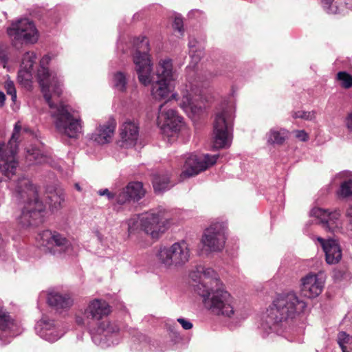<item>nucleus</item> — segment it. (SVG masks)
Wrapping results in <instances>:
<instances>
[{
  "instance_id": "1",
  "label": "nucleus",
  "mask_w": 352,
  "mask_h": 352,
  "mask_svg": "<svg viewBox=\"0 0 352 352\" xmlns=\"http://www.w3.org/2000/svg\"><path fill=\"white\" fill-rule=\"evenodd\" d=\"M305 307L306 303L294 292L278 295L264 314L261 328L267 334L278 333L280 323L302 312Z\"/></svg>"
},
{
  "instance_id": "2",
  "label": "nucleus",
  "mask_w": 352,
  "mask_h": 352,
  "mask_svg": "<svg viewBox=\"0 0 352 352\" xmlns=\"http://www.w3.org/2000/svg\"><path fill=\"white\" fill-rule=\"evenodd\" d=\"M15 195L18 199L25 204L17 219L19 223L23 228H28L43 223L45 207L38 200L36 190L29 179L21 177L18 179Z\"/></svg>"
},
{
  "instance_id": "3",
  "label": "nucleus",
  "mask_w": 352,
  "mask_h": 352,
  "mask_svg": "<svg viewBox=\"0 0 352 352\" xmlns=\"http://www.w3.org/2000/svg\"><path fill=\"white\" fill-rule=\"evenodd\" d=\"M213 283L207 289L202 286L199 290L204 307L213 314L231 318L235 312L232 296L219 278L213 279Z\"/></svg>"
},
{
  "instance_id": "4",
  "label": "nucleus",
  "mask_w": 352,
  "mask_h": 352,
  "mask_svg": "<svg viewBox=\"0 0 352 352\" xmlns=\"http://www.w3.org/2000/svg\"><path fill=\"white\" fill-rule=\"evenodd\" d=\"M59 96H52L50 102L46 101L54 119L57 131L69 138H77L82 132V122L80 116L75 112H71L67 105L60 103L56 104L54 100Z\"/></svg>"
},
{
  "instance_id": "5",
  "label": "nucleus",
  "mask_w": 352,
  "mask_h": 352,
  "mask_svg": "<svg viewBox=\"0 0 352 352\" xmlns=\"http://www.w3.org/2000/svg\"><path fill=\"white\" fill-rule=\"evenodd\" d=\"M234 108L232 104L223 105L214 116L213 124V147H229L232 139Z\"/></svg>"
},
{
  "instance_id": "6",
  "label": "nucleus",
  "mask_w": 352,
  "mask_h": 352,
  "mask_svg": "<svg viewBox=\"0 0 352 352\" xmlns=\"http://www.w3.org/2000/svg\"><path fill=\"white\" fill-rule=\"evenodd\" d=\"M155 256L161 267L166 270L178 269L189 261L190 250L188 243L181 240L169 246H161Z\"/></svg>"
},
{
  "instance_id": "7",
  "label": "nucleus",
  "mask_w": 352,
  "mask_h": 352,
  "mask_svg": "<svg viewBox=\"0 0 352 352\" xmlns=\"http://www.w3.org/2000/svg\"><path fill=\"white\" fill-rule=\"evenodd\" d=\"M21 130V123L17 122L8 142L0 143V174L8 179H10L16 174L18 167L16 155L18 151Z\"/></svg>"
},
{
  "instance_id": "8",
  "label": "nucleus",
  "mask_w": 352,
  "mask_h": 352,
  "mask_svg": "<svg viewBox=\"0 0 352 352\" xmlns=\"http://www.w3.org/2000/svg\"><path fill=\"white\" fill-rule=\"evenodd\" d=\"M134 44L136 49L133 60L138 80L144 86H148L154 79L152 75L151 60L148 54V41L146 37L138 38L135 41Z\"/></svg>"
},
{
  "instance_id": "9",
  "label": "nucleus",
  "mask_w": 352,
  "mask_h": 352,
  "mask_svg": "<svg viewBox=\"0 0 352 352\" xmlns=\"http://www.w3.org/2000/svg\"><path fill=\"white\" fill-rule=\"evenodd\" d=\"M170 225L167 211L159 207L141 214L140 228L153 239H158Z\"/></svg>"
},
{
  "instance_id": "10",
  "label": "nucleus",
  "mask_w": 352,
  "mask_h": 352,
  "mask_svg": "<svg viewBox=\"0 0 352 352\" xmlns=\"http://www.w3.org/2000/svg\"><path fill=\"white\" fill-rule=\"evenodd\" d=\"M157 80L152 84L151 94L156 100L168 97L170 91V82L175 79L173 63L170 58L162 59L156 67Z\"/></svg>"
},
{
  "instance_id": "11",
  "label": "nucleus",
  "mask_w": 352,
  "mask_h": 352,
  "mask_svg": "<svg viewBox=\"0 0 352 352\" xmlns=\"http://www.w3.org/2000/svg\"><path fill=\"white\" fill-rule=\"evenodd\" d=\"M50 60L48 55H45L40 60V67L37 72L41 91L45 100L48 102L52 96H60L62 93L61 82L57 74L50 72L46 67Z\"/></svg>"
},
{
  "instance_id": "12",
  "label": "nucleus",
  "mask_w": 352,
  "mask_h": 352,
  "mask_svg": "<svg viewBox=\"0 0 352 352\" xmlns=\"http://www.w3.org/2000/svg\"><path fill=\"white\" fill-rule=\"evenodd\" d=\"M37 30L32 21L28 19H21L12 22L8 28L7 33L16 43H34L38 40Z\"/></svg>"
},
{
  "instance_id": "13",
  "label": "nucleus",
  "mask_w": 352,
  "mask_h": 352,
  "mask_svg": "<svg viewBox=\"0 0 352 352\" xmlns=\"http://www.w3.org/2000/svg\"><path fill=\"white\" fill-rule=\"evenodd\" d=\"M36 240L54 255L68 253L71 248L70 242L56 232L44 230L39 233Z\"/></svg>"
},
{
  "instance_id": "14",
  "label": "nucleus",
  "mask_w": 352,
  "mask_h": 352,
  "mask_svg": "<svg viewBox=\"0 0 352 352\" xmlns=\"http://www.w3.org/2000/svg\"><path fill=\"white\" fill-rule=\"evenodd\" d=\"M157 124L164 133L168 134L169 132L176 133L184 126L183 118L175 109H168L167 102L160 106Z\"/></svg>"
},
{
  "instance_id": "15",
  "label": "nucleus",
  "mask_w": 352,
  "mask_h": 352,
  "mask_svg": "<svg viewBox=\"0 0 352 352\" xmlns=\"http://www.w3.org/2000/svg\"><path fill=\"white\" fill-rule=\"evenodd\" d=\"M217 155H189L185 160L181 177L195 176L214 165L218 158Z\"/></svg>"
},
{
  "instance_id": "16",
  "label": "nucleus",
  "mask_w": 352,
  "mask_h": 352,
  "mask_svg": "<svg viewBox=\"0 0 352 352\" xmlns=\"http://www.w3.org/2000/svg\"><path fill=\"white\" fill-rule=\"evenodd\" d=\"M204 247L210 252H219L223 250L225 243V230L219 223H214L206 229L201 239Z\"/></svg>"
},
{
  "instance_id": "17",
  "label": "nucleus",
  "mask_w": 352,
  "mask_h": 352,
  "mask_svg": "<svg viewBox=\"0 0 352 352\" xmlns=\"http://www.w3.org/2000/svg\"><path fill=\"white\" fill-rule=\"evenodd\" d=\"M300 292L304 296L313 298L318 296L322 292L325 278L322 273L310 272L300 280Z\"/></svg>"
},
{
  "instance_id": "18",
  "label": "nucleus",
  "mask_w": 352,
  "mask_h": 352,
  "mask_svg": "<svg viewBox=\"0 0 352 352\" xmlns=\"http://www.w3.org/2000/svg\"><path fill=\"white\" fill-rule=\"evenodd\" d=\"M197 90H195L192 85H186L181 89V96L178 98L177 94H173L171 98L179 101V106L189 116L192 117L201 111V107L196 104Z\"/></svg>"
},
{
  "instance_id": "19",
  "label": "nucleus",
  "mask_w": 352,
  "mask_h": 352,
  "mask_svg": "<svg viewBox=\"0 0 352 352\" xmlns=\"http://www.w3.org/2000/svg\"><path fill=\"white\" fill-rule=\"evenodd\" d=\"M35 329L36 333L41 338L50 342L58 340L64 333L63 330L60 329L58 324L47 316H43L36 323Z\"/></svg>"
},
{
  "instance_id": "20",
  "label": "nucleus",
  "mask_w": 352,
  "mask_h": 352,
  "mask_svg": "<svg viewBox=\"0 0 352 352\" xmlns=\"http://www.w3.org/2000/svg\"><path fill=\"white\" fill-rule=\"evenodd\" d=\"M117 325L111 323L107 320H103L98 324L96 329L91 330V338L94 342L102 347L110 345L113 341L110 340V338L118 331Z\"/></svg>"
},
{
  "instance_id": "21",
  "label": "nucleus",
  "mask_w": 352,
  "mask_h": 352,
  "mask_svg": "<svg viewBox=\"0 0 352 352\" xmlns=\"http://www.w3.org/2000/svg\"><path fill=\"white\" fill-rule=\"evenodd\" d=\"M111 311V307L106 300L95 298L89 302L82 314L85 319L99 322L107 317Z\"/></svg>"
},
{
  "instance_id": "22",
  "label": "nucleus",
  "mask_w": 352,
  "mask_h": 352,
  "mask_svg": "<svg viewBox=\"0 0 352 352\" xmlns=\"http://www.w3.org/2000/svg\"><path fill=\"white\" fill-rule=\"evenodd\" d=\"M189 276L196 283L194 287L198 294L201 287L204 286L207 289L212 284L214 285L213 279L219 278L217 274L212 269L203 265H197L190 272Z\"/></svg>"
},
{
  "instance_id": "23",
  "label": "nucleus",
  "mask_w": 352,
  "mask_h": 352,
  "mask_svg": "<svg viewBox=\"0 0 352 352\" xmlns=\"http://www.w3.org/2000/svg\"><path fill=\"white\" fill-rule=\"evenodd\" d=\"M317 241L324 252L325 260L328 264H336L341 260L342 256V249L337 240L334 239H324L322 237H318Z\"/></svg>"
},
{
  "instance_id": "24",
  "label": "nucleus",
  "mask_w": 352,
  "mask_h": 352,
  "mask_svg": "<svg viewBox=\"0 0 352 352\" xmlns=\"http://www.w3.org/2000/svg\"><path fill=\"white\" fill-rule=\"evenodd\" d=\"M311 214L317 218L327 231L334 232L335 229L338 228V221L340 214L337 210L329 212L320 208H314L311 210Z\"/></svg>"
},
{
  "instance_id": "25",
  "label": "nucleus",
  "mask_w": 352,
  "mask_h": 352,
  "mask_svg": "<svg viewBox=\"0 0 352 352\" xmlns=\"http://www.w3.org/2000/svg\"><path fill=\"white\" fill-rule=\"evenodd\" d=\"M116 126L113 118H109L106 122L100 124L91 135L90 138L99 144H104L111 140Z\"/></svg>"
},
{
  "instance_id": "26",
  "label": "nucleus",
  "mask_w": 352,
  "mask_h": 352,
  "mask_svg": "<svg viewBox=\"0 0 352 352\" xmlns=\"http://www.w3.org/2000/svg\"><path fill=\"white\" fill-rule=\"evenodd\" d=\"M120 135L126 146H134L139 137L138 124L131 120L126 121L120 127Z\"/></svg>"
},
{
  "instance_id": "27",
  "label": "nucleus",
  "mask_w": 352,
  "mask_h": 352,
  "mask_svg": "<svg viewBox=\"0 0 352 352\" xmlns=\"http://www.w3.org/2000/svg\"><path fill=\"white\" fill-rule=\"evenodd\" d=\"M36 55L34 52H25L22 58L21 69L18 73L19 80H30L32 78V71L36 63Z\"/></svg>"
},
{
  "instance_id": "28",
  "label": "nucleus",
  "mask_w": 352,
  "mask_h": 352,
  "mask_svg": "<svg viewBox=\"0 0 352 352\" xmlns=\"http://www.w3.org/2000/svg\"><path fill=\"white\" fill-rule=\"evenodd\" d=\"M47 301L57 311L68 309L73 305V300L69 295L58 293L48 294Z\"/></svg>"
},
{
  "instance_id": "29",
  "label": "nucleus",
  "mask_w": 352,
  "mask_h": 352,
  "mask_svg": "<svg viewBox=\"0 0 352 352\" xmlns=\"http://www.w3.org/2000/svg\"><path fill=\"white\" fill-rule=\"evenodd\" d=\"M322 6L329 14H338L352 10V0H321Z\"/></svg>"
},
{
  "instance_id": "30",
  "label": "nucleus",
  "mask_w": 352,
  "mask_h": 352,
  "mask_svg": "<svg viewBox=\"0 0 352 352\" xmlns=\"http://www.w3.org/2000/svg\"><path fill=\"white\" fill-rule=\"evenodd\" d=\"M25 157L30 164H49L53 166L51 156L35 146L27 149Z\"/></svg>"
},
{
  "instance_id": "31",
  "label": "nucleus",
  "mask_w": 352,
  "mask_h": 352,
  "mask_svg": "<svg viewBox=\"0 0 352 352\" xmlns=\"http://www.w3.org/2000/svg\"><path fill=\"white\" fill-rule=\"evenodd\" d=\"M16 327L14 321L2 307H0V339L3 336H13L15 335L14 329Z\"/></svg>"
},
{
  "instance_id": "32",
  "label": "nucleus",
  "mask_w": 352,
  "mask_h": 352,
  "mask_svg": "<svg viewBox=\"0 0 352 352\" xmlns=\"http://www.w3.org/2000/svg\"><path fill=\"white\" fill-rule=\"evenodd\" d=\"M153 186L155 192H162L169 190L174 184L168 173H157L153 176Z\"/></svg>"
},
{
  "instance_id": "33",
  "label": "nucleus",
  "mask_w": 352,
  "mask_h": 352,
  "mask_svg": "<svg viewBox=\"0 0 352 352\" xmlns=\"http://www.w3.org/2000/svg\"><path fill=\"white\" fill-rule=\"evenodd\" d=\"M289 131L283 128H272L267 133V143L271 144H283L288 138Z\"/></svg>"
},
{
  "instance_id": "34",
  "label": "nucleus",
  "mask_w": 352,
  "mask_h": 352,
  "mask_svg": "<svg viewBox=\"0 0 352 352\" xmlns=\"http://www.w3.org/2000/svg\"><path fill=\"white\" fill-rule=\"evenodd\" d=\"M126 188L131 200L138 201L141 199L145 195V190L143 188V184L141 182H130Z\"/></svg>"
},
{
  "instance_id": "35",
  "label": "nucleus",
  "mask_w": 352,
  "mask_h": 352,
  "mask_svg": "<svg viewBox=\"0 0 352 352\" xmlns=\"http://www.w3.org/2000/svg\"><path fill=\"white\" fill-rule=\"evenodd\" d=\"M189 54L194 64H197L204 56L202 47L195 39H190L188 43Z\"/></svg>"
},
{
  "instance_id": "36",
  "label": "nucleus",
  "mask_w": 352,
  "mask_h": 352,
  "mask_svg": "<svg viewBox=\"0 0 352 352\" xmlns=\"http://www.w3.org/2000/svg\"><path fill=\"white\" fill-rule=\"evenodd\" d=\"M65 201V196L63 193L60 191H55L51 192L47 196V204L52 209H58L61 207L62 203Z\"/></svg>"
},
{
  "instance_id": "37",
  "label": "nucleus",
  "mask_w": 352,
  "mask_h": 352,
  "mask_svg": "<svg viewBox=\"0 0 352 352\" xmlns=\"http://www.w3.org/2000/svg\"><path fill=\"white\" fill-rule=\"evenodd\" d=\"M113 85L116 89L124 92L126 89L127 78L126 74L122 72H117L113 77Z\"/></svg>"
},
{
  "instance_id": "38",
  "label": "nucleus",
  "mask_w": 352,
  "mask_h": 352,
  "mask_svg": "<svg viewBox=\"0 0 352 352\" xmlns=\"http://www.w3.org/2000/svg\"><path fill=\"white\" fill-rule=\"evenodd\" d=\"M338 343L342 352H351L352 338L345 332H340L338 336Z\"/></svg>"
},
{
  "instance_id": "39",
  "label": "nucleus",
  "mask_w": 352,
  "mask_h": 352,
  "mask_svg": "<svg viewBox=\"0 0 352 352\" xmlns=\"http://www.w3.org/2000/svg\"><path fill=\"white\" fill-rule=\"evenodd\" d=\"M339 197L342 198L352 197V180L349 179L343 182L340 184L339 190L338 191Z\"/></svg>"
},
{
  "instance_id": "40",
  "label": "nucleus",
  "mask_w": 352,
  "mask_h": 352,
  "mask_svg": "<svg viewBox=\"0 0 352 352\" xmlns=\"http://www.w3.org/2000/svg\"><path fill=\"white\" fill-rule=\"evenodd\" d=\"M116 201L119 205H123L129 202L131 199L128 192L126 186L120 190L118 193H115Z\"/></svg>"
},
{
  "instance_id": "41",
  "label": "nucleus",
  "mask_w": 352,
  "mask_h": 352,
  "mask_svg": "<svg viewBox=\"0 0 352 352\" xmlns=\"http://www.w3.org/2000/svg\"><path fill=\"white\" fill-rule=\"evenodd\" d=\"M337 79L343 87L349 89L352 87V76L346 72H338Z\"/></svg>"
},
{
  "instance_id": "42",
  "label": "nucleus",
  "mask_w": 352,
  "mask_h": 352,
  "mask_svg": "<svg viewBox=\"0 0 352 352\" xmlns=\"http://www.w3.org/2000/svg\"><path fill=\"white\" fill-rule=\"evenodd\" d=\"M141 214H134L128 221V231L132 233L140 227Z\"/></svg>"
},
{
  "instance_id": "43",
  "label": "nucleus",
  "mask_w": 352,
  "mask_h": 352,
  "mask_svg": "<svg viewBox=\"0 0 352 352\" xmlns=\"http://www.w3.org/2000/svg\"><path fill=\"white\" fill-rule=\"evenodd\" d=\"M3 87L8 95L11 96L13 102L16 100V91L13 81L8 79L5 81Z\"/></svg>"
},
{
  "instance_id": "44",
  "label": "nucleus",
  "mask_w": 352,
  "mask_h": 352,
  "mask_svg": "<svg viewBox=\"0 0 352 352\" xmlns=\"http://www.w3.org/2000/svg\"><path fill=\"white\" fill-rule=\"evenodd\" d=\"M296 118H302L306 120H311L316 118L315 111H298L294 112V116Z\"/></svg>"
},
{
  "instance_id": "45",
  "label": "nucleus",
  "mask_w": 352,
  "mask_h": 352,
  "mask_svg": "<svg viewBox=\"0 0 352 352\" xmlns=\"http://www.w3.org/2000/svg\"><path fill=\"white\" fill-rule=\"evenodd\" d=\"M173 26L175 30H177L180 33L181 35H183V20L181 16H176L175 17Z\"/></svg>"
},
{
  "instance_id": "46",
  "label": "nucleus",
  "mask_w": 352,
  "mask_h": 352,
  "mask_svg": "<svg viewBox=\"0 0 352 352\" xmlns=\"http://www.w3.org/2000/svg\"><path fill=\"white\" fill-rule=\"evenodd\" d=\"M177 322L182 325V328L185 330H189L192 328V323L185 318H179L177 319Z\"/></svg>"
},
{
  "instance_id": "47",
  "label": "nucleus",
  "mask_w": 352,
  "mask_h": 352,
  "mask_svg": "<svg viewBox=\"0 0 352 352\" xmlns=\"http://www.w3.org/2000/svg\"><path fill=\"white\" fill-rule=\"evenodd\" d=\"M100 196H106L109 200H113L115 198V193H113L109 190V189H100L98 192Z\"/></svg>"
},
{
  "instance_id": "48",
  "label": "nucleus",
  "mask_w": 352,
  "mask_h": 352,
  "mask_svg": "<svg viewBox=\"0 0 352 352\" xmlns=\"http://www.w3.org/2000/svg\"><path fill=\"white\" fill-rule=\"evenodd\" d=\"M8 57L6 52L3 50H0V62L4 68L6 67Z\"/></svg>"
},
{
  "instance_id": "49",
  "label": "nucleus",
  "mask_w": 352,
  "mask_h": 352,
  "mask_svg": "<svg viewBox=\"0 0 352 352\" xmlns=\"http://www.w3.org/2000/svg\"><path fill=\"white\" fill-rule=\"evenodd\" d=\"M296 137L303 142H305L308 140V135L303 130L296 131Z\"/></svg>"
},
{
  "instance_id": "50",
  "label": "nucleus",
  "mask_w": 352,
  "mask_h": 352,
  "mask_svg": "<svg viewBox=\"0 0 352 352\" xmlns=\"http://www.w3.org/2000/svg\"><path fill=\"white\" fill-rule=\"evenodd\" d=\"M345 123L347 129L350 131H352V111L348 113L345 120Z\"/></svg>"
},
{
  "instance_id": "51",
  "label": "nucleus",
  "mask_w": 352,
  "mask_h": 352,
  "mask_svg": "<svg viewBox=\"0 0 352 352\" xmlns=\"http://www.w3.org/2000/svg\"><path fill=\"white\" fill-rule=\"evenodd\" d=\"M6 100V95L0 91V107H3Z\"/></svg>"
},
{
  "instance_id": "52",
  "label": "nucleus",
  "mask_w": 352,
  "mask_h": 352,
  "mask_svg": "<svg viewBox=\"0 0 352 352\" xmlns=\"http://www.w3.org/2000/svg\"><path fill=\"white\" fill-rule=\"evenodd\" d=\"M346 215L352 222V205L347 208Z\"/></svg>"
},
{
  "instance_id": "53",
  "label": "nucleus",
  "mask_w": 352,
  "mask_h": 352,
  "mask_svg": "<svg viewBox=\"0 0 352 352\" xmlns=\"http://www.w3.org/2000/svg\"><path fill=\"white\" fill-rule=\"evenodd\" d=\"M76 320L78 324H85L84 319L80 316H76Z\"/></svg>"
},
{
  "instance_id": "54",
  "label": "nucleus",
  "mask_w": 352,
  "mask_h": 352,
  "mask_svg": "<svg viewBox=\"0 0 352 352\" xmlns=\"http://www.w3.org/2000/svg\"><path fill=\"white\" fill-rule=\"evenodd\" d=\"M75 188L78 191L82 190V188H80V185L78 183L75 184Z\"/></svg>"
}]
</instances>
